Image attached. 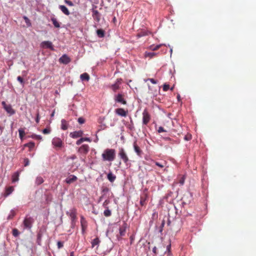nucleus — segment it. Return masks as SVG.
<instances>
[{
  "label": "nucleus",
  "mask_w": 256,
  "mask_h": 256,
  "mask_svg": "<svg viewBox=\"0 0 256 256\" xmlns=\"http://www.w3.org/2000/svg\"><path fill=\"white\" fill-rule=\"evenodd\" d=\"M23 18L27 26H31V22H30V20L28 18H27L26 16H24Z\"/></svg>",
  "instance_id": "obj_35"
},
{
  "label": "nucleus",
  "mask_w": 256,
  "mask_h": 256,
  "mask_svg": "<svg viewBox=\"0 0 256 256\" xmlns=\"http://www.w3.org/2000/svg\"><path fill=\"white\" fill-rule=\"evenodd\" d=\"M92 16L94 19L97 22L100 20V14L97 10H93L92 11Z\"/></svg>",
  "instance_id": "obj_17"
},
{
  "label": "nucleus",
  "mask_w": 256,
  "mask_h": 256,
  "mask_svg": "<svg viewBox=\"0 0 256 256\" xmlns=\"http://www.w3.org/2000/svg\"><path fill=\"white\" fill-rule=\"evenodd\" d=\"M40 46L43 48H50L52 50H54V48L52 45V44L51 42L50 41H44L42 42Z\"/></svg>",
  "instance_id": "obj_12"
},
{
  "label": "nucleus",
  "mask_w": 256,
  "mask_h": 256,
  "mask_svg": "<svg viewBox=\"0 0 256 256\" xmlns=\"http://www.w3.org/2000/svg\"><path fill=\"white\" fill-rule=\"evenodd\" d=\"M77 178L76 176L71 175L66 179V182L68 184H70L76 180Z\"/></svg>",
  "instance_id": "obj_18"
},
{
  "label": "nucleus",
  "mask_w": 256,
  "mask_h": 256,
  "mask_svg": "<svg viewBox=\"0 0 256 256\" xmlns=\"http://www.w3.org/2000/svg\"><path fill=\"white\" fill-rule=\"evenodd\" d=\"M84 218L82 216L81 217V225H82V231H84V228H85L84 226Z\"/></svg>",
  "instance_id": "obj_46"
},
{
  "label": "nucleus",
  "mask_w": 256,
  "mask_h": 256,
  "mask_svg": "<svg viewBox=\"0 0 256 256\" xmlns=\"http://www.w3.org/2000/svg\"><path fill=\"white\" fill-rule=\"evenodd\" d=\"M14 190V188L12 186H10L6 188V192L4 194L5 197L8 196Z\"/></svg>",
  "instance_id": "obj_19"
},
{
  "label": "nucleus",
  "mask_w": 256,
  "mask_h": 256,
  "mask_svg": "<svg viewBox=\"0 0 256 256\" xmlns=\"http://www.w3.org/2000/svg\"><path fill=\"white\" fill-rule=\"evenodd\" d=\"M24 166H28L30 164V161L28 158H24Z\"/></svg>",
  "instance_id": "obj_42"
},
{
  "label": "nucleus",
  "mask_w": 256,
  "mask_h": 256,
  "mask_svg": "<svg viewBox=\"0 0 256 256\" xmlns=\"http://www.w3.org/2000/svg\"><path fill=\"white\" fill-rule=\"evenodd\" d=\"M57 246H58V248H62L63 247L64 245H63V243L60 241H58V242H57Z\"/></svg>",
  "instance_id": "obj_50"
},
{
  "label": "nucleus",
  "mask_w": 256,
  "mask_h": 256,
  "mask_svg": "<svg viewBox=\"0 0 256 256\" xmlns=\"http://www.w3.org/2000/svg\"><path fill=\"white\" fill-rule=\"evenodd\" d=\"M116 150L112 148H106L102 154L104 161L112 162L116 158Z\"/></svg>",
  "instance_id": "obj_1"
},
{
  "label": "nucleus",
  "mask_w": 256,
  "mask_h": 256,
  "mask_svg": "<svg viewBox=\"0 0 256 256\" xmlns=\"http://www.w3.org/2000/svg\"><path fill=\"white\" fill-rule=\"evenodd\" d=\"M133 146L134 148V150L135 152L136 153L137 155L140 156L142 154V152L138 145L136 141H134L133 143Z\"/></svg>",
  "instance_id": "obj_14"
},
{
  "label": "nucleus",
  "mask_w": 256,
  "mask_h": 256,
  "mask_svg": "<svg viewBox=\"0 0 256 256\" xmlns=\"http://www.w3.org/2000/svg\"><path fill=\"white\" fill-rule=\"evenodd\" d=\"M59 8L62 10V12L66 16H68L70 14L67 8L63 5H60Z\"/></svg>",
  "instance_id": "obj_20"
},
{
  "label": "nucleus",
  "mask_w": 256,
  "mask_h": 256,
  "mask_svg": "<svg viewBox=\"0 0 256 256\" xmlns=\"http://www.w3.org/2000/svg\"><path fill=\"white\" fill-rule=\"evenodd\" d=\"M127 224L126 222H124L123 224L120 226L119 228V234L117 235V238L118 240L120 239V237L125 235Z\"/></svg>",
  "instance_id": "obj_8"
},
{
  "label": "nucleus",
  "mask_w": 256,
  "mask_h": 256,
  "mask_svg": "<svg viewBox=\"0 0 256 256\" xmlns=\"http://www.w3.org/2000/svg\"><path fill=\"white\" fill-rule=\"evenodd\" d=\"M80 78L82 80L88 81L90 80V76L87 73L85 72L80 74Z\"/></svg>",
  "instance_id": "obj_25"
},
{
  "label": "nucleus",
  "mask_w": 256,
  "mask_h": 256,
  "mask_svg": "<svg viewBox=\"0 0 256 256\" xmlns=\"http://www.w3.org/2000/svg\"><path fill=\"white\" fill-rule=\"evenodd\" d=\"M78 122L80 124H82L84 122V120L82 118H78Z\"/></svg>",
  "instance_id": "obj_52"
},
{
  "label": "nucleus",
  "mask_w": 256,
  "mask_h": 256,
  "mask_svg": "<svg viewBox=\"0 0 256 256\" xmlns=\"http://www.w3.org/2000/svg\"><path fill=\"white\" fill-rule=\"evenodd\" d=\"M155 164H156V166H159L160 168H163L165 166L166 162H164L162 163V162H155Z\"/></svg>",
  "instance_id": "obj_36"
},
{
  "label": "nucleus",
  "mask_w": 256,
  "mask_h": 256,
  "mask_svg": "<svg viewBox=\"0 0 256 256\" xmlns=\"http://www.w3.org/2000/svg\"><path fill=\"white\" fill-rule=\"evenodd\" d=\"M148 198V195L146 190H144L140 196V204L143 206L146 204V201Z\"/></svg>",
  "instance_id": "obj_7"
},
{
  "label": "nucleus",
  "mask_w": 256,
  "mask_h": 256,
  "mask_svg": "<svg viewBox=\"0 0 256 256\" xmlns=\"http://www.w3.org/2000/svg\"><path fill=\"white\" fill-rule=\"evenodd\" d=\"M160 89L158 90V88L154 86H148V93L150 95L151 97H154L158 95Z\"/></svg>",
  "instance_id": "obj_9"
},
{
  "label": "nucleus",
  "mask_w": 256,
  "mask_h": 256,
  "mask_svg": "<svg viewBox=\"0 0 256 256\" xmlns=\"http://www.w3.org/2000/svg\"><path fill=\"white\" fill-rule=\"evenodd\" d=\"M76 210L75 208H73L66 212V214L70 216L72 223L75 222L76 218Z\"/></svg>",
  "instance_id": "obj_6"
},
{
  "label": "nucleus",
  "mask_w": 256,
  "mask_h": 256,
  "mask_svg": "<svg viewBox=\"0 0 256 256\" xmlns=\"http://www.w3.org/2000/svg\"><path fill=\"white\" fill-rule=\"evenodd\" d=\"M44 182L43 178L42 176H38L36 179V184L37 185H40L42 184Z\"/></svg>",
  "instance_id": "obj_30"
},
{
  "label": "nucleus",
  "mask_w": 256,
  "mask_h": 256,
  "mask_svg": "<svg viewBox=\"0 0 256 256\" xmlns=\"http://www.w3.org/2000/svg\"><path fill=\"white\" fill-rule=\"evenodd\" d=\"M69 158H70L72 160H74V159H76V156L74 154V155H72V156H70Z\"/></svg>",
  "instance_id": "obj_58"
},
{
  "label": "nucleus",
  "mask_w": 256,
  "mask_h": 256,
  "mask_svg": "<svg viewBox=\"0 0 256 256\" xmlns=\"http://www.w3.org/2000/svg\"><path fill=\"white\" fill-rule=\"evenodd\" d=\"M108 179L111 182H114L116 179V176L112 174V172H110L108 174L107 176Z\"/></svg>",
  "instance_id": "obj_24"
},
{
  "label": "nucleus",
  "mask_w": 256,
  "mask_h": 256,
  "mask_svg": "<svg viewBox=\"0 0 256 256\" xmlns=\"http://www.w3.org/2000/svg\"><path fill=\"white\" fill-rule=\"evenodd\" d=\"M33 222V219L31 217H26L23 222L24 228L30 229L32 227V224Z\"/></svg>",
  "instance_id": "obj_5"
},
{
  "label": "nucleus",
  "mask_w": 256,
  "mask_h": 256,
  "mask_svg": "<svg viewBox=\"0 0 256 256\" xmlns=\"http://www.w3.org/2000/svg\"><path fill=\"white\" fill-rule=\"evenodd\" d=\"M156 53L154 52H145L144 53V57L145 58H153L154 56H156Z\"/></svg>",
  "instance_id": "obj_28"
},
{
  "label": "nucleus",
  "mask_w": 256,
  "mask_h": 256,
  "mask_svg": "<svg viewBox=\"0 0 256 256\" xmlns=\"http://www.w3.org/2000/svg\"><path fill=\"white\" fill-rule=\"evenodd\" d=\"M96 34L99 38H103L104 36V31L102 29H98L96 30Z\"/></svg>",
  "instance_id": "obj_29"
},
{
  "label": "nucleus",
  "mask_w": 256,
  "mask_h": 256,
  "mask_svg": "<svg viewBox=\"0 0 256 256\" xmlns=\"http://www.w3.org/2000/svg\"><path fill=\"white\" fill-rule=\"evenodd\" d=\"M156 246H154L153 248H152V252L154 253V254H156Z\"/></svg>",
  "instance_id": "obj_61"
},
{
  "label": "nucleus",
  "mask_w": 256,
  "mask_h": 256,
  "mask_svg": "<svg viewBox=\"0 0 256 256\" xmlns=\"http://www.w3.org/2000/svg\"><path fill=\"white\" fill-rule=\"evenodd\" d=\"M170 88V86L167 84H164L163 86V90L164 91H167Z\"/></svg>",
  "instance_id": "obj_47"
},
{
  "label": "nucleus",
  "mask_w": 256,
  "mask_h": 256,
  "mask_svg": "<svg viewBox=\"0 0 256 256\" xmlns=\"http://www.w3.org/2000/svg\"><path fill=\"white\" fill-rule=\"evenodd\" d=\"M177 98H178V99L179 100V98H180V96L179 94L178 95Z\"/></svg>",
  "instance_id": "obj_64"
},
{
  "label": "nucleus",
  "mask_w": 256,
  "mask_h": 256,
  "mask_svg": "<svg viewBox=\"0 0 256 256\" xmlns=\"http://www.w3.org/2000/svg\"><path fill=\"white\" fill-rule=\"evenodd\" d=\"M82 138L83 140V142H84V141H86V142H91V140L88 138Z\"/></svg>",
  "instance_id": "obj_57"
},
{
  "label": "nucleus",
  "mask_w": 256,
  "mask_h": 256,
  "mask_svg": "<svg viewBox=\"0 0 256 256\" xmlns=\"http://www.w3.org/2000/svg\"><path fill=\"white\" fill-rule=\"evenodd\" d=\"M16 215V212L14 210H11L10 214L8 215V220L12 219Z\"/></svg>",
  "instance_id": "obj_34"
},
{
  "label": "nucleus",
  "mask_w": 256,
  "mask_h": 256,
  "mask_svg": "<svg viewBox=\"0 0 256 256\" xmlns=\"http://www.w3.org/2000/svg\"><path fill=\"white\" fill-rule=\"evenodd\" d=\"M52 142L54 146L56 148H60L64 146V142L62 140L58 137L53 138Z\"/></svg>",
  "instance_id": "obj_2"
},
{
  "label": "nucleus",
  "mask_w": 256,
  "mask_h": 256,
  "mask_svg": "<svg viewBox=\"0 0 256 256\" xmlns=\"http://www.w3.org/2000/svg\"><path fill=\"white\" fill-rule=\"evenodd\" d=\"M20 234V232H18V230L16 229V228H14L12 230V235L15 236V237H16L18 236Z\"/></svg>",
  "instance_id": "obj_40"
},
{
  "label": "nucleus",
  "mask_w": 256,
  "mask_h": 256,
  "mask_svg": "<svg viewBox=\"0 0 256 256\" xmlns=\"http://www.w3.org/2000/svg\"><path fill=\"white\" fill-rule=\"evenodd\" d=\"M100 241L98 238H96L92 240V248H94L96 246L98 245L100 243Z\"/></svg>",
  "instance_id": "obj_31"
},
{
  "label": "nucleus",
  "mask_w": 256,
  "mask_h": 256,
  "mask_svg": "<svg viewBox=\"0 0 256 256\" xmlns=\"http://www.w3.org/2000/svg\"><path fill=\"white\" fill-rule=\"evenodd\" d=\"M19 176H20V172H15L12 175V182H18L19 180Z\"/></svg>",
  "instance_id": "obj_23"
},
{
  "label": "nucleus",
  "mask_w": 256,
  "mask_h": 256,
  "mask_svg": "<svg viewBox=\"0 0 256 256\" xmlns=\"http://www.w3.org/2000/svg\"><path fill=\"white\" fill-rule=\"evenodd\" d=\"M50 130L49 128H44L42 130V132L44 134H48L50 132Z\"/></svg>",
  "instance_id": "obj_51"
},
{
  "label": "nucleus",
  "mask_w": 256,
  "mask_h": 256,
  "mask_svg": "<svg viewBox=\"0 0 256 256\" xmlns=\"http://www.w3.org/2000/svg\"><path fill=\"white\" fill-rule=\"evenodd\" d=\"M2 105L3 106H4V108H5L6 106H8V104H6V102H2Z\"/></svg>",
  "instance_id": "obj_60"
},
{
  "label": "nucleus",
  "mask_w": 256,
  "mask_h": 256,
  "mask_svg": "<svg viewBox=\"0 0 256 256\" xmlns=\"http://www.w3.org/2000/svg\"><path fill=\"white\" fill-rule=\"evenodd\" d=\"M104 214L106 216H110L112 214L111 211L108 209H106L104 211Z\"/></svg>",
  "instance_id": "obj_37"
},
{
  "label": "nucleus",
  "mask_w": 256,
  "mask_h": 256,
  "mask_svg": "<svg viewBox=\"0 0 256 256\" xmlns=\"http://www.w3.org/2000/svg\"><path fill=\"white\" fill-rule=\"evenodd\" d=\"M82 135L83 132L82 130L75 131L70 134V136L74 138L81 137Z\"/></svg>",
  "instance_id": "obj_16"
},
{
  "label": "nucleus",
  "mask_w": 256,
  "mask_h": 256,
  "mask_svg": "<svg viewBox=\"0 0 256 256\" xmlns=\"http://www.w3.org/2000/svg\"><path fill=\"white\" fill-rule=\"evenodd\" d=\"M64 2L66 4H67L68 6H74V4L73 2L70 1V0H64Z\"/></svg>",
  "instance_id": "obj_44"
},
{
  "label": "nucleus",
  "mask_w": 256,
  "mask_h": 256,
  "mask_svg": "<svg viewBox=\"0 0 256 256\" xmlns=\"http://www.w3.org/2000/svg\"><path fill=\"white\" fill-rule=\"evenodd\" d=\"M17 80L20 84H24V80L20 76H18Z\"/></svg>",
  "instance_id": "obj_48"
},
{
  "label": "nucleus",
  "mask_w": 256,
  "mask_h": 256,
  "mask_svg": "<svg viewBox=\"0 0 256 256\" xmlns=\"http://www.w3.org/2000/svg\"><path fill=\"white\" fill-rule=\"evenodd\" d=\"M71 61V60L70 57H68L66 54H64L62 55L59 59V62L60 63L67 64L70 62Z\"/></svg>",
  "instance_id": "obj_13"
},
{
  "label": "nucleus",
  "mask_w": 256,
  "mask_h": 256,
  "mask_svg": "<svg viewBox=\"0 0 256 256\" xmlns=\"http://www.w3.org/2000/svg\"><path fill=\"white\" fill-rule=\"evenodd\" d=\"M142 124L147 125L150 120V115L146 109H144L142 112Z\"/></svg>",
  "instance_id": "obj_3"
},
{
  "label": "nucleus",
  "mask_w": 256,
  "mask_h": 256,
  "mask_svg": "<svg viewBox=\"0 0 256 256\" xmlns=\"http://www.w3.org/2000/svg\"><path fill=\"white\" fill-rule=\"evenodd\" d=\"M51 20L53 24L54 25V27L56 28H59L60 27V24L57 20L54 18L52 17L51 18Z\"/></svg>",
  "instance_id": "obj_27"
},
{
  "label": "nucleus",
  "mask_w": 256,
  "mask_h": 256,
  "mask_svg": "<svg viewBox=\"0 0 256 256\" xmlns=\"http://www.w3.org/2000/svg\"><path fill=\"white\" fill-rule=\"evenodd\" d=\"M170 247H171V244H169L168 246H167V250H168V252H170Z\"/></svg>",
  "instance_id": "obj_59"
},
{
  "label": "nucleus",
  "mask_w": 256,
  "mask_h": 256,
  "mask_svg": "<svg viewBox=\"0 0 256 256\" xmlns=\"http://www.w3.org/2000/svg\"><path fill=\"white\" fill-rule=\"evenodd\" d=\"M122 82V78H118L115 82V84H118L120 86Z\"/></svg>",
  "instance_id": "obj_53"
},
{
  "label": "nucleus",
  "mask_w": 256,
  "mask_h": 256,
  "mask_svg": "<svg viewBox=\"0 0 256 256\" xmlns=\"http://www.w3.org/2000/svg\"><path fill=\"white\" fill-rule=\"evenodd\" d=\"M110 200H106L103 203L104 206L106 207V206L108 204Z\"/></svg>",
  "instance_id": "obj_56"
},
{
  "label": "nucleus",
  "mask_w": 256,
  "mask_h": 256,
  "mask_svg": "<svg viewBox=\"0 0 256 256\" xmlns=\"http://www.w3.org/2000/svg\"><path fill=\"white\" fill-rule=\"evenodd\" d=\"M184 140L188 141L192 139V135L190 134H187L184 138Z\"/></svg>",
  "instance_id": "obj_43"
},
{
  "label": "nucleus",
  "mask_w": 256,
  "mask_h": 256,
  "mask_svg": "<svg viewBox=\"0 0 256 256\" xmlns=\"http://www.w3.org/2000/svg\"><path fill=\"white\" fill-rule=\"evenodd\" d=\"M90 148L88 144L82 145L78 150V152L86 156Z\"/></svg>",
  "instance_id": "obj_10"
},
{
  "label": "nucleus",
  "mask_w": 256,
  "mask_h": 256,
  "mask_svg": "<svg viewBox=\"0 0 256 256\" xmlns=\"http://www.w3.org/2000/svg\"><path fill=\"white\" fill-rule=\"evenodd\" d=\"M68 124L65 120L62 119L61 120V128L62 130H66L68 128Z\"/></svg>",
  "instance_id": "obj_22"
},
{
  "label": "nucleus",
  "mask_w": 256,
  "mask_h": 256,
  "mask_svg": "<svg viewBox=\"0 0 256 256\" xmlns=\"http://www.w3.org/2000/svg\"><path fill=\"white\" fill-rule=\"evenodd\" d=\"M83 142V140L82 139V138H80V139H79L76 142V144L77 145H80V144H81Z\"/></svg>",
  "instance_id": "obj_54"
},
{
  "label": "nucleus",
  "mask_w": 256,
  "mask_h": 256,
  "mask_svg": "<svg viewBox=\"0 0 256 256\" xmlns=\"http://www.w3.org/2000/svg\"><path fill=\"white\" fill-rule=\"evenodd\" d=\"M40 115H39V114L38 113L36 114V122L37 124H38L40 122Z\"/></svg>",
  "instance_id": "obj_55"
},
{
  "label": "nucleus",
  "mask_w": 256,
  "mask_h": 256,
  "mask_svg": "<svg viewBox=\"0 0 256 256\" xmlns=\"http://www.w3.org/2000/svg\"><path fill=\"white\" fill-rule=\"evenodd\" d=\"M108 188H104L102 190V192H108Z\"/></svg>",
  "instance_id": "obj_62"
},
{
  "label": "nucleus",
  "mask_w": 256,
  "mask_h": 256,
  "mask_svg": "<svg viewBox=\"0 0 256 256\" xmlns=\"http://www.w3.org/2000/svg\"><path fill=\"white\" fill-rule=\"evenodd\" d=\"M185 176H181V177L179 179V183L181 184V185H183L184 183V181H185Z\"/></svg>",
  "instance_id": "obj_39"
},
{
  "label": "nucleus",
  "mask_w": 256,
  "mask_h": 256,
  "mask_svg": "<svg viewBox=\"0 0 256 256\" xmlns=\"http://www.w3.org/2000/svg\"><path fill=\"white\" fill-rule=\"evenodd\" d=\"M166 130H164V128H162V126H160L158 128V133H160V132H166Z\"/></svg>",
  "instance_id": "obj_49"
},
{
  "label": "nucleus",
  "mask_w": 256,
  "mask_h": 256,
  "mask_svg": "<svg viewBox=\"0 0 256 256\" xmlns=\"http://www.w3.org/2000/svg\"><path fill=\"white\" fill-rule=\"evenodd\" d=\"M118 156L125 164H126L129 160L123 148L120 149Z\"/></svg>",
  "instance_id": "obj_4"
},
{
  "label": "nucleus",
  "mask_w": 256,
  "mask_h": 256,
  "mask_svg": "<svg viewBox=\"0 0 256 256\" xmlns=\"http://www.w3.org/2000/svg\"><path fill=\"white\" fill-rule=\"evenodd\" d=\"M3 130H4V128L0 126V130L1 131V133L2 132Z\"/></svg>",
  "instance_id": "obj_63"
},
{
  "label": "nucleus",
  "mask_w": 256,
  "mask_h": 256,
  "mask_svg": "<svg viewBox=\"0 0 256 256\" xmlns=\"http://www.w3.org/2000/svg\"><path fill=\"white\" fill-rule=\"evenodd\" d=\"M18 133H19V136L20 138L21 139H22L23 137L25 135L24 131L23 129L20 128L18 130Z\"/></svg>",
  "instance_id": "obj_33"
},
{
  "label": "nucleus",
  "mask_w": 256,
  "mask_h": 256,
  "mask_svg": "<svg viewBox=\"0 0 256 256\" xmlns=\"http://www.w3.org/2000/svg\"><path fill=\"white\" fill-rule=\"evenodd\" d=\"M148 80L150 81L152 83L154 84H157V81L154 78H148L147 80H145V82H147Z\"/></svg>",
  "instance_id": "obj_45"
},
{
  "label": "nucleus",
  "mask_w": 256,
  "mask_h": 256,
  "mask_svg": "<svg viewBox=\"0 0 256 256\" xmlns=\"http://www.w3.org/2000/svg\"><path fill=\"white\" fill-rule=\"evenodd\" d=\"M34 146L35 144L32 142H30L24 144V147H28L29 148L30 151L34 147Z\"/></svg>",
  "instance_id": "obj_26"
},
{
  "label": "nucleus",
  "mask_w": 256,
  "mask_h": 256,
  "mask_svg": "<svg viewBox=\"0 0 256 256\" xmlns=\"http://www.w3.org/2000/svg\"><path fill=\"white\" fill-rule=\"evenodd\" d=\"M161 45L160 44H159V45H156V46H150V49L152 50H158V49L160 48V47Z\"/></svg>",
  "instance_id": "obj_41"
},
{
  "label": "nucleus",
  "mask_w": 256,
  "mask_h": 256,
  "mask_svg": "<svg viewBox=\"0 0 256 256\" xmlns=\"http://www.w3.org/2000/svg\"><path fill=\"white\" fill-rule=\"evenodd\" d=\"M115 112L118 116H127L128 112L126 111L124 108H118L115 110Z\"/></svg>",
  "instance_id": "obj_15"
},
{
  "label": "nucleus",
  "mask_w": 256,
  "mask_h": 256,
  "mask_svg": "<svg viewBox=\"0 0 256 256\" xmlns=\"http://www.w3.org/2000/svg\"><path fill=\"white\" fill-rule=\"evenodd\" d=\"M30 138H34V139L40 140L42 139V137L41 136H40V135H36V134H34L32 135Z\"/></svg>",
  "instance_id": "obj_38"
},
{
  "label": "nucleus",
  "mask_w": 256,
  "mask_h": 256,
  "mask_svg": "<svg viewBox=\"0 0 256 256\" xmlns=\"http://www.w3.org/2000/svg\"><path fill=\"white\" fill-rule=\"evenodd\" d=\"M110 88L114 92H116L120 88V86L114 83L111 86Z\"/></svg>",
  "instance_id": "obj_32"
},
{
  "label": "nucleus",
  "mask_w": 256,
  "mask_h": 256,
  "mask_svg": "<svg viewBox=\"0 0 256 256\" xmlns=\"http://www.w3.org/2000/svg\"><path fill=\"white\" fill-rule=\"evenodd\" d=\"M124 96L121 94H118L114 96V100L116 102L121 103L123 104H126V101L124 100L123 98Z\"/></svg>",
  "instance_id": "obj_11"
},
{
  "label": "nucleus",
  "mask_w": 256,
  "mask_h": 256,
  "mask_svg": "<svg viewBox=\"0 0 256 256\" xmlns=\"http://www.w3.org/2000/svg\"><path fill=\"white\" fill-rule=\"evenodd\" d=\"M4 110L8 113L11 115L14 114L15 113V110L12 108L10 104H8L7 106H6Z\"/></svg>",
  "instance_id": "obj_21"
}]
</instances>
